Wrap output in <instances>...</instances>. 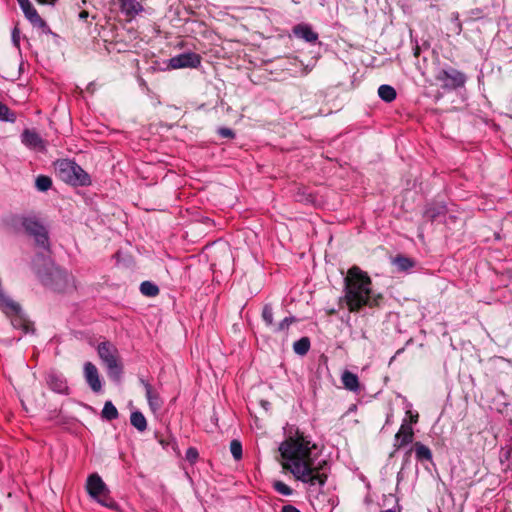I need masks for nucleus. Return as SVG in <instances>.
<instances>
[{"instance_id":"21","label":"nucleus","mask_w":512,"mask_h":512,"mask_svg":"<svg viewBox=\"0 0 512 512\" xmlns=\"http://www.w3.org/2000/svg\"><path fill=\"white\" fill-rule=\"evenodd\" d=\"M130 422L139 432H144L147 429V421L145 416L140 411H134L130 415Z\"/></svg>"},{"instance_id":"37","label":"nucleus","mask_w":512,"mask_h":512,"mask_svg":"<svg viewBox=\"0 0 512 512\" xmlns=\"http://www.w3.org/2000/svg\"><path fill=\"white\" fill-rule=\"evenodd\" d=\"M452 21H453V24H454V26H455V28H454L455 33H456V34H460V33H461V31H462V24H461V22H460V20H459L458 15H455V16L453 17Z\"/></svg>"},{"instance_id":"11","label":"nucleus","mask_w":512,"mask_h":512,"mask_svg":"<svg viewBox=\"0 0 512 512\" xmlns=\"http://www.w3.org/2000/svg\"><path fill=\"white\" fill-rule=\"evenodd\" d=\"M414 438V431L412 426L407 423L406 420L403 421L399 431L396 433L394 438V447L396 450L402 448L405 445L412 443Z\"/></svg>"},{"instance_id":"15","label":"nucleus","mask_w":512,"mask_h":512,"mask_svg":"<svg viewBox=\"0 0 512 512\" xmlns=\"http://www.w3.org/2000/svg\"><path fill=\"white\" fill-rule=\"evenodd\" d=\"M447 213V207L443 203H431L425 207L423 216L429 221H435L444 217Z\"/></svg>"},{"instance_id":"7","label":"nucleus","mask_w":512,"mask_h":512,"mask_svg":"<svg viewBox=\"0 0 512 512\" xmlns=\"http://www.w3.org/2000/svg\"><path fill=\"white\" fill-rule=\"evenodd\" d=\"M435 79L441 83V87L444 90H456L464 87L467 76L463 72L447 66L437 71Z\"/></svg>"},{"instance_id":"9","label":"nucleus","mask_w":512,"mask_h":512,"mask_svg":"<svg viewBox=\"0 0 512 512\" xmlns=\"http://www.w3.org/2000/svg\"><path fill=\"white\" fill-rule=\"evenodd\" d=\"M201 64V57L194 52H185L169 59L168 68H197Z\"/></svg>"},{"instance_id":"36","label":"nucleus","mask_w":512,"mask_h":512,"mask_svg":"<svg viewBox=\"0 0 512 512\" xmlns=\"http://www.w3.org/2000/svg\"><path fill=\"white\" fill-rule=\"evenodd\" d=\"M220 136L225 138H233L235 136L233 130L230 128L222 127L218 130Z\"/></svg>"},{"instance_id":"8","label":"nucleus","mask_w":512,"mask_h":512,"mask_svg":"<svg viewBox=\"0 0 512 512\" xmlns=\"http://www.w3.org/2000/svg\"><path fill=\"white\" fill-rule=\"evenodd\" d=\"M25 232L34 238L36 245L49 251V237L46 228L34 218H25L22 222Z\"/></svg>"},{"instance_id":"42","label":"nucleus","mask_w":512,"mask_h":512,"mask_svg":"<svg viewBox=\"0 0 512 512\" xmlns=\"http://www.w3.org/2000/svg\"><path fill=\"white\" fill-rule=\"evenodd\" d=\"M383 512H395V511H394V510H392V509H387V510H385V511H383Z\"/></svg>"},{"instance_id":"39","label":"nucleus","mask_w":512,"mask_h":512,"mask_svg":"<svg viewBox=\"0 0 512 512\" xmlns=\"http://www.w3.org/2000/svg\"><path fill=\"white\" fill-rule=\"evenodd\" d=\"M407 413H409V414L411 415V416H410V422H411V423H417V422H418V414H417V413H416V414H414V415H413V414H411V412H410V411H408Z\"/></svg>"},{"instance_id":"33","label":"nucleus","mask_w":512,"mask_h":512,"mask_svg":"<svg viewBox=\"0 0 512 512\" xmlns=\"http://www.w3.org/2000/svg\"><path fill=\"white\" fill-rule=\"evenodd\" d=\"M199 453L196 448L190 447L186 451V459L190 463H194L198 459Z\"/></svg>"},{"instance_id":"23","label":"nucleus","mask_w":512,"mask_h":512,"mask_svg":"<svg viewBox=\"0 0 512 512\" xmlns=\"http://www.w3.org/2000/svg\"><path fill=\"white\" fill-rule=\"evenodd\" d=\"M9 316L12 317L11 324L13 325L14 328L21 329L25 333H28L30 330H32L30 328V323L20 315V312H18L17 314H10Z\"/></svg>"},{"instance_id":"28","label":"nucleus","mask_w":512,"mask_h":512,"mask_svg":"<svg viewBox=\"0 0 512 512\" xmlns=\"http://www.w3.org/2000/svg\"><path fill=\"white\" fill-rule=\"evenodd\" d=\"M0 120L10 123L16 121V114L11 111L5 104L0 102Z\"/></svg>"},{"instance_id":"38","label":"nucleus","mask_w":512,"mask_h":512,"mask_svg":"<svg viewBox=\"0 0 512 512\" xmlns=\"http://www.w3.org/2000/svg\"><path fill=\"white\" fill-rule=\"evenodd\" d=\"M281 512H301L293 505H284L281 509Z\"/></svg>"},{"instance_id":"31","label":"nucleus","mask_w":512,"mask_h":512,"mask_svg":"<svg viewBox=\"0 0 512 512\" xmlns=\"http://www.w3.org/2000/svg\"><path fill=\"white\" fill-rule=\"evenodd\" d=\"M273 488L284 496H290L293 493V490L282 481H274Z\"/></svg>"},{"instance_id":"20","label":"nucleus","mask_w":512,"mask_h":512,"mask_svg":"<svg viewBox=\"0 0 512 512\" xmlns=\"http://www.w3.org/2000/svg\"><path fill=\"white\" fill-rule=\"evenodd\" d=\"M415 456L418 461H431L432 460V452L429 447L422 444L421 442H416L414 444Z\"/></svg>"},{"instance_id":"35","label":"nucleus","mask_w":512,"mask_h":512,"mask_svg":"<svg viewBox=\"0 0 512 512\" xmlns=\"http://www.w3.org/2000/svg\"><path fill=\"white\" fill-rule=\"evenodd\" d=\"M12 42L15 47L19 48L20 46V31L17 27L12 30Z\"/></svg>"},{"instance_id":"34","label":"nucleus","mask_w":512,"mask_h":512,"mask_svg":"<svg viewBox=\"0 0 512 512\" xmlns=\"http://www.w3.org/2000/svg\"><path fill=\"white\" fill-rule=\"evenodd\" d=\"M295 321V318L294 317H286L284 318L277 326V331H282V330H285L287 329L291 323H293Z\"/></svg>"},{"instance_id":"40","label":"nucleus","mask_w":512,"mask_h":512,"mask_svg":"<svg viewBox=\"0 0 512 512\" xmlns=\"http://www.w3.org/2000/svg\"><path fill=\"white\" fill-rule=\"evenodd\" d=\"M40 4H48V5H54L56 0H37Z\"/></svg>"},{"instance_id":"19","label":"nucleus","mask_w":512,"mask_h":512,"mask_svg":"<svg viewBox=\"0 0 512 512\" xmlns=\"http://www.w3.org/2000/svg\"><path fill=\"white\" fill-rule=\"evenodd\" d=\"M121 10L130 17L135 16L142 10L141 4L137 0H119Z\"/></svg>"},{"instance_id":"16","label":"nucleus","mask_w":512,"mask_h":512,"mask_svg":"<svg viewBox=\"0 0 512 512\" xmlns=\"http://www.w3.org/2000/svg\"><path fill=\"white\" fill-rule=\"evenodd\" d=\"M141 383L144 386L146 398L149 404V407L153 412L158 411L162 406V400L159 396V394L153 389L151 384L146 382L145 380L141 379Z\"/></svg>"},{"instance_id":"24","label":"nucleus","mask_w":512,"mask_h":512,"mask_svg":"<svg viewBox=\"0 0 512 512\" xmlns=\"http://www.w3.org/2000/svg\"><path fill=\"white\" fill-rule=\"evenodd\" d=\"M392 263L397 267L399 271H407L414 266V261L406 256H396Z\"/></svg>"},{"instance_id":"43","label":"nucleus","mask_w":512,"mask_h":512,"mask_svg":"<svg viewBox=\"0 0 512 512\" xmlns=\"http://www.w3.org/2000/svg\"><path fill=\"white\" fill-rule=\"evenodd\" d=\"M411 452H412V449H409V450L407 451V455H410V453H411Z\"/></svg>"},{"instance_id":"18","label":"nucleus","mask_w":512,"mask_h":512,"mask_svg":"<svg viewBox=\"0 0 512 512\" xmlns=\"http://www.w3.org/2000/svg\"><path fill=\"white\" fill-rule=\"evenodd\" d=\"M341 381L345 389L357 392L360 388L358 376L350 371H344L341 376Z\"/></svg>"},{"instance_id":"25","label":"nucleus","mask_w":512,"mask_h":512,"mask_svg":"<svg viewBox=\"0 0 512 512\" xmlns=\"http://www.w3.org/2000/svg\"><path fill=\"white\" fill-rule=\"evenodd\" d=\"M310 349V340L308 337H302L295 341L293 344V350L296 354L304 356Z\"/></svg>"},{"instance_id":"26","label":"nucleus","mask_w":512,"mask_h":512,"mask_svg":"<svg viewBox=\"0 0 512 512\" xmlns=\"http://www.w3.org/2000/svg\"><path fill=\"white\" fill-rule=\"evenodd\" d=\"M101 415L104 419L112 421L118 418V410L111 401H106Z\"/></svg>"},{"instance_id":"27","label":"nucleus","mask_w":512,"mask_h":512,"mask_svg":"<svg viewBox=\"0 0 512 512\" xmlns=\"http://www.w3.org/2000/svg\"><path fill=\"white\" fill-rule=\"evenodd\" d=\"M140 291L145 296L154 297L158 295L159 288L150 281H144L140 284Z\"/></svg>"},{"instance_id":"1","label":"nucleus","mask_w":512,"mask_h":512,"mask_svg":"<svg viewBox=\"0 0 512 512\" xmlns=\"http://www.w3.org/2000/svg\"><path fill=\"white\" fill-rule=\"evenodd\" d=\"M279 450L285 460L284 467L308 486L310 495L322 491L328 479V463L326 460L317 461L312 456L309 441L303 436L289 438L280 445Z\"/></svg>"},{"instance_id":"13","label":"nucleus","mask_w":512,"mask_h":512,"mask_svg":"<svg viewBox=\"0 0 512 512\" xmlns=\"http://www.w3.org/2000/svg\"><path fill=\"white\" fill-rule=\"evenodd\" d=\"M46 383L51 390L60 394H68V385L62 374L51 371L46 376Z\"/></svg>"},{"instance_id":"10","label":"nucleus","mask_w":512,"mask_h":512,"mask_svg":"<svg viewBox=\"0 0 512 512\" xmlns=\"http://www.w3.org/2000/svg\"><path fill=\"white\" fill-rule=\"evenodd\" d=\"M84 378L93 392L102 390V382L97 367L92 362H86L83 367Z\"/></svg>"},{"instance_id":"30","label":"nucleus","mask_w":512,"mask_h":512,"mask_svg":"<svg viewBox=\"0 0 512 512\" xmlns=\"http://www.w3.org/2000/svg\"><path fill=\"white\" fill-rule=\"evenodd\" d=\"M230 452L235 460L242 458V444L240 441L234 439L230 443Z\"/></svg>"},{"instance_id":"4","label":"nucleus","mask_w":512,"mask_h":512,"mask_svg":"<svg viewBox=\"0 0 512 512\" xmlns=\"http://www.w3.org/2000/svg\"><path fill=\"white\" fill-rule=\"evenodd\" d=\"M55 173L59 179L72 186H88L91 178L75 161L60 159L54 163Z\"/></svg>"},{"instance_id":"29","label":"nucleus","mask_w":512,"mask_h":512,"mask_svg":"<svg viewBox=\"0 0 512 512\" xmlns=\"http://www.w3.org/2000/svg\"><path fill=\"white\" fill-rule=\"evenodd\" d=\"M35 186L39 191L45 192L52 186V180L50 177L45 175H39L36 178Z\"/></svg>"},{"instance_id":"14","label":"nucleus","mask_w":512,"mask_h":512,"mask_svg":"<svg viewBox=\"0 0 512 512\" xmlns=\"http://www.w3.org/2000/svg\"><path fill=\"white\" fill-rule=\"evenodd\" d=\"M20 8L22 9L25 17L35 26H45L44 20L39 16L36 9L31 4L30 0H17Z\"/></svg>"},{"instance_id":"17","label":"nucleus","mask_w":512,"mask_h":512,"mask_svg":"<svg viewBox=\"0 0 512 512\" xmlns=\"http://www.w3.org/2000/svg\"><path fill=\"white\" fill-rule=\"evenodd\" d=\"M296 37L304 39L307 42L314 43L318 39L317 33L307 24H298L293 28Z\"/></svg>"},{"instance_id":"6","label":"nucleus","mask_w":512,"mask_h":512,"mask_svg":"<svg viewBox=\"0 0 512 512\" xmlns=\"http://www.w3.org/2000/svg\"><path fill=\"white\" fill-rule=\"evenodd\" d=\"M88 494L98 503L106 507H113L114 502L109 496V489L102 478L97 474H91L86 484Z\"/></svg>"},{"instance_id":"22","label":"nucleus","mask_w":512,"mask_h":512,"mask_svg":"<svg viewBox=\"0 0 512 512\" xmlns=\"http://www.w3.org/2000/svg\"><path fill=\"white\" fill-rule=\"evenodd\" d=\"M378 96L385 102L390 103L395 100L397 93L396 90L387 84H383L378 88Z\"/></svg>"},{"instance_id":"5","label":"nucleus","mask_w":512,"mask_h":512,"mask_svg":"<svg viewBox=\"0 0 512 512\" xmlns=\"http://www.w3.org/2000/svg\"><path fill=\"white\" fill-rule=\"evenodd\" d=\"M97 352L107 369L108 376L114 381H120L123 366L120 362L119 351L116 346L109 341H104L99 343Z\"/></svg>"},{"instance_id":"32","label":"nucleus","mask_w":512,"mask_h":512,"mask_svg":"<svg viewBox=\"0 0 512 512\" xmlns=\"http://www.w3.org/2000/svg\"><path fill=\"white\" fill-rule=\"evenodd\" d=\"M262 318L268 326L273 325V309L270 304H266L263 307Z\"/></svg>"},{"instance_id":"2","label":"nucleus","mask_w":512,"mask_h":512,"mask_svg":"<svg viewBox=\"0 0 512 512\" xmlns=\"http://www.w3.org/2000/svg\"><path fill=\"white\" fill-rule=\"evenodd\" d=\"M343 301L350 312H358L364 306H377L380 295L372 292V282L368 274L358 266H352L344 279Z\"/></svg>"},{"instance_id":"41","label":"nucleus","mask_w":512,"mask_h":512,"mask_svg":"<svg viewBox=\"0 0 512 512\" xmlns=\"http://www.w3.org/2000/svg\"><path fill=\"white\" fill-rule=\"evenodd\" d=\"M79 17L81 19H86L88 17V12L87 11L80 12Z\"/></svg>"},{"instance_id":"3","label":"nucleus","mask_w":512,"mask_h":512,"mask_svg":"<svg viewBox=\"0 0 512 512\" xmlns=\"http://www.w3.org/2000/svg\"><path fill=\"white\" fill-rule=\"evenodd\" d=\"M43 266L36 268V273L40 281L47 287L56 291H64L70 284L71 275L56 266L50 258L42 257Z\"/></svg>"},{"instance_id":"12","label":"nucleus","mask_w":512,"mask_h":512,"mask_svg":"<svg viewBox=\"0 0 512 512\" xmlns=\"http://www.w3.org/2000/svg\"><path fill=\"white\" fill-rule=\"evenodd\" d=\"M22 143L29 149L43 151L45 142L41 136L34 130L25 129L21 134Z\"/></svg>"}]
</instances>
